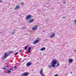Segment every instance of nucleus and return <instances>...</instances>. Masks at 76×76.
<instances>
[{"label": "nucleus", "mask_w": 76, "mask_h": 76, "mask_svg": "<svg viewBox=\"0 0 76 76\" xmlns=\"http://www.w3.org/2000/svg\"><path fill=\"white\" fill-rule=\"evenodd\" d=\"M57 60L55 59L52 61L51 65L53 67H56V64H57Z\"/></svg>", "instance_id": "nucleus-1"}, {"label": "nucleus", "mask_w": 76, "mask_h": 76, "mask_svg": "<svg viewBox=\"0 0 76 76\" xmlns=\"http://www.w3.org/2000/svg\"><path fill=\"white\" fill-rule=\"evenodd\" d=\"M9 56V55L7 53H5L4 56H2V58L3 60H4L7 58V57Z\"/></svg>", "instance_id": "nucleus-2"}, {"label": "nucleus", "mask_w": 76, "mask_h": 76, "mask_svg": "<svg viewBox=\"0 0 76 76\" xmlns=\"http://www.w3.org/2000/svg\"><path fill=\"white\" fill-rule=\"evenodd\" d=\"M32 17V16L30 15H28L26 16V19H30V18H31Z\"/></svg>", "instance_id": "nucleus-3"}, {"label": "nucleus", "mask_w": 76, "mask_h": 76, "mask_svg": "<svg viewBox=\"0 0 76 76\" xmlns=\"http://www.w3.org/2000/svg\"><path fill=\"white\" fill-rule=\"evenodd\" d=\"M56 35V34L54 33H52L51 35L50 36V38H53V37H54V36Z\"/></svg>", "instance_id": "nucleus-4"}, {"label": "nucleus", "mask_w": 76, "mask_h": 76, "mask_svg": "<svg viewBox=\"0 0 76 76\" xmlns=\"http://www.w3.org/2000/svg\"><path fill=\"white\" fill-rule=\"evenodd\" d=\"M29 75V72H26L23 74V75L24 76H28Z\"/></svg>", "instance_id": "nucleus-5"}, {"label": "nucleus", "mask_w": 76, "mask_h": 76, "mask_svg": "<svg viewBox=\"0 0 76 76\" xmlns=\"http://www.w3.org/2000/svg\"><path fill=\"white\" fill-rule=\"evenodd\" d=\"M31 65H32L31 62H29L27 63L26 66V67H29V66H31Z\"/></svg>", "instance_id": "nucleus-6"}, {"label": "nucleus", "mask_w": 76, "mask_h": 76, "mask_svg": "<svg viewBox=\"0 0 76 76\" xmlns=\"http://www.w3.org/2000/svg\"><path fill=\"white\" fill-rule=\"evenodd\" d=\"M43 72V70H42V69H41L40 72V75H41L42 76H45V75L43 74V72Z\"/></svg>", "instance_id": "nucleus-7"}, {"label": "nucleus", "mask_w": 76, "mask_h": 76, "mask_svg": "<svg viewBox=\"0 0 76 76\" xmlns=\"http://www.w3.org/2000/svg\"><path fill=\"white\" fill-rule=\"evenodd\" d=\"M39 39H37L36 40L34 43V44H37V43H38V42H39Z\"/></svg>", "instance_id": "nucleus-8"}, {"label": "nucleus", "mask_w": 76, "mask_h": 76, "mask_svg": "<svg viewBox=\"0 0 76 76\" xmlns=\"http://www.w3.org/2000/svg\"><path fill=\"white\" fill-rule=\"evenodd\" d=\"M34 20V19H31L28 20V22H29L30 23H32V22H33Z\"/></svg>", "instance_id": "nucleus-9"}, {"label": "nucleus", "mask_w": 76, "mask_h": 76, "mask_svg": "<svg viewBox=\"0 0 76 76\" xmlns=\"http://www.w3.org/2000/svg\"><path fill=\"white\" fill-rule=\"evenodd\" d=\"M37 28V26H35L34 27H33L32 28L33 30H36Z\"/></svg>", "instance_id": "nucleus-10"}, {"label": "nucleus", "mask_w": 76, "mask_h": 76, "mask_svg": "<svg viewBox=\"0 0 76 76\" xmlns=\"http://www.w3.org/2000/svg\"><path fill=\"white\" fill-rule=\"evenodd\" d=\"M73 59H69V63H72V62H73Z\"/></svg>", "instance_id": "nucleus-11"}, {"label": "nucleus", "mask_w": 76, "mask_h": 76, "mask_svg": "<svg viewBox=\"0 0 76 76\" xmlns=\"http://www.w3.org/2000/svg\"><path fill=\"white\" fill-rule=\"evenodd\" d=\"M19 7H20V6L19 5H18L15 8V10H16V9H19Z\"/></svg>", "instance_id": "nucleus-12"}, {"label": "nucleus", "mask_w": 76, "mask_h": 76, "mask_svg": "<svg viewBox=\"0 0 76 76\" xmlns=\"http://www.w3.org/2000/svg\"><path fill=\"white\" fill-rule=\"evenodd\" d=\"M11 71H10V70H7L6 71V73H11Z\"/></svg>", "instance_id": "nucleus-13"}, {"label": "nucleus", "mask_w": 76, "mask_h": 76, "mask_svg": "<svg viewBox=\"0 0 76 76\" xmlns=\"http://www.w3.org/2000/svg\"><path fill=\"white\" fill-rule=\"evenodd\" d=\"M45 50V48H42L40 49V50L41 51H44Z\"/></svg>", "instance_id": "nucleus-14"}, {"label": "nucleus", "mask_w": 76, "mask_h": 76, "mask_svg": "<svg viewBox=\"0 0 76 76\" xmlns=\"http://www.w3.org/2000/svg\"><path fill=\"white\" fill-rule=\"evenodd\" d=\"M15 32H16V30H14L13 32H12V34H13H13H15Z\"/></svg>", "instance_id": "nucleus-15"}, {"label": "nucleus", "mask_w": 76, "mask_h": 76, "mask_svg": "<svg viewBox=\"0 0 76 76\" xmlns=\"http://www.w3.org/2000/svg\"><path fill=\"white\" fill-rule=\"evenodd\" d=\"M27 48H28V46H26L25 47V50H26V49H27Z\"/></svg>", "instance_id": "nucleus-16"}, {"label": "nucleus", "mask_w": 76, "mask_h": 76, "mask_svg": "<svg viewBox=\"0 0 76 76\" xmlns=\"http://www.w3.org/2000/svg\"><path fill=\"white\" fill-rule=\"evenodd\" d=\"M28 53H30L31 52V50H28V51H27Z\"/></svg>", "instance_id": "nucleus-17"}, {"label": "nucleus", "mask_w": 76, "mask_h": 76, "mask_svg": "<svg viewBox=\"0 0 76 76\" xmlns=\"http://www.w3.org/2000/svg\"><path fill=\"white\" fill-rule=\"evenodd\" d=\"M10 54H12V53H13V51H10Z\"/></svg>", "instance_id": "nucleus-18"}, {"label": "nucleus", "mask_w": 76, "mask_h": 76, "mask_svg": "<svg viewBox=\"0 0 76 76\" xmlns=\"http://www.w3.org/2000/svg\"><path fill=\"white\" fill-rule=\"evenodd\" d=\"M60 66V64H59V63H58L57 66H56V67H57V66Z\"/></svg>", "instance_id": "nucleus-19"}, {"label": "nucleus", "mask_w": 76, "mask_h": 76, "mask_svg": "<svg viewBox=\"0 0 76 76\" xmlns=\"http://www.w3.org/2000/svg\"><path fill=\"white\" fill-rule=\"evenodd\" d=\"M18 52H17L15 54V56H16V55H17V54H18Z\"/></svg>", "instance_id": "nucleus-20"}, {"label": "nucleus", "mask_w": 76, "mask_h": 76, "mask_svg": "<svg viewBox=\"0 0 76 76\" xmlns=\"http://www.w3.org/2000/svg\"><path fill=\"white\" fill-rule=\"evenodd\" d=\"M32 48L31 47H29L28 48V50H31V48Z\"/></svg>", "instance_id": "nucleus-21"}, {"label": "nucleus", "mask_w": 76, "mask_h": 76, "mask_svg": "<svg viewBox=\"0 0 76 76\" xmlns=\"http://www.w3.org/2000/svg\"><path fill=\"white\" fill-rule=\"evenodd\" d=\"M5 67H9V66L7 65V64H6V65L5 66Z\"/></svg>", "instance_id": "nucleus-22"}, {"label": "nucleus", "mask_w": 76, "mask_h": 76, "mask_svg": "<svg viewBox=\"0 0 76 76\" xmlns=\"http://www.w3.org/2000/svg\"><path fill=\"white\" fill-rule=\"evenodd\" d=\"M13 70V69L12 68H11L10 70V71H11V70Z\"/></svg>", "instance_id": "nucleus-23"}, {"label": "nucleus", "mask_w": 76, "mask_h": 76, "mask_svg": "<svg viewBox=\"0 0 76 76\" xmlns=\"http://www.w3.org/2000/svg\"><path fill=\"white\" fill-rule=\"evenodd\" d=\"M49 67H50V68H51V66L49 65Z\"/></svg>", "instance_id": "nucleus-24"}, {"label": "nucleus", "mask_w": 76, "mask_h": 76, "mask_svg": "<svg viewBox=\"0 0 76 76\" xmlns=\"http://www.w3.org/2000/svg\"><path fill=\"white\" fill-rule=\"evenodd\" d=\"M6 69V67H4V68H3V69L4 70H5Z\"/></svg>", "instance_id": "nucleus-25"}, {"label": "nucleus", "mask_w": 76, "mask_h": 76, "mask_svg": "<svg viewBox=\"0 0 76 76\" xmlns=\"http://www.w3.org/2000/svg\"><path fill=\"white\" fill-rule=\"evenodd\" d=\"M54 76H58V74L55 75Z\"/></svg>", "instance_id": "nucleus-26"}, {"label": "nucleus", "mask_w": 76, "mask_h": 76, "mask_svg": "<svg viewBox=\"0 0 76 76\" xmlns=\"http://www.w3.org/2000/svg\"><path fill=\"white\" fill-rule=\"evenodd\" d=\"M1 2H3V1L0 0V3H1Z\"/></svg>", "instance_id": "nucleus-27"}, {"label": "nucleus", "mask_w": 76, "mask_h": 76, "mask_svg": "<svg viewBox=\"0 0 76 76\" xmlns=\"http://www.w3.org/2000/svg\"><path fill=\"white\" fill-rule=\"evenodd\" d=\"M21 4H24V3H21Z\"/></svg>", "instance_id": "nucleus-28"}, {"label": "nucleus", "mask_w": 76, "mask_h": 76, "mask_svg": "<svg viewBox=\"0 0 76 76\" xmlns=\"http://www.w3.org/2000/svg\"><path fill=\"white\" fill-rule=\"evenodd\" d=\"M16 67H17L16 66H15L14 67V69H15V68H16Z\"/></svg>", "instance_id": "nucleus-29"}, {"label": "nucleus", "mask_w": 76, "mask_h": 76, "mask_svg": "<svg viewBox=\"0 0 76 76\" xmlns=\"http://www.w3.org/2000/svg\"><path fill=\"white\" fill-rule=\"evenodd\" d=\"M22 29H25V28H24V27H23Z\"/></svg>", "instance_id": "nucleus-30"}, {"label": "nucleus", "mask_w": 76, "mask_h": 76, "mask_svg": "<svg viewBox=\"0 0 76 76\" xmlns=\"http://www.w3.org/2000/svg\"><path fill=\"white\" fill-rule=\"evenodd\" d=\"M63 18H64V19H65V18H66V17H63Z\"/></svg>", "instance_id": "nucleus-31"}, {"label": "nucleus", "mask_w": 76, "mask_h": 76, "mask_svg": "<svg viewBox=\"0 0 76 76\" xmlns=\"http://www.w3.org/2000/svg\"><path fill=\"white\" fill-rule=\"evenodd\" d=\"M22 50H20V52H21L22 51Z\"/></svg>", "instance_id": "nucleus-32"}, {"label": "nucleus", "mask_w": 76, "mask_h": 76, "mask_svg": "<svg viewBox=\"0 0 76 76\" xmlns=\"http://www.w3.org/2000/svg\"><path fill=\"white\" fill-rule=\"evenodd\" d=\"M70 73H71V74H72V72H70Z\"/></svg>", "instance_id": "nucleus-33"}, {"label": "nucleus", "mask_w": 76, "mask_h": 76, "mask_svg": "<svg viewBox=\"0 0 76 76\" xmlns=\"http://www.w3.org/2000/svg\"><path fill=\"white\" fill-rule=\"evenodd\" d=\"M64 3H66V2H64Z\"/></svg>", "instance_id": "nucleus-34"}, {"label": "nucleus", "mask_w": 76, "mask_h": 76, "mask_svg": "<svg viewBox=\"0 0 76 76\" xmlns=\"http://www.w3.org/2000/svg\"><path fill=\"white\" fill-rule=\"evenodd\" d=\"M75 22H76V20H75Z\"/></svg>", "instance_id": "nucleus-35"}, {"label": "nucleus", "mask_w": 76, "mask_h": 76, "mask_svg": "<svg viewBox=\"0 0 76 76\" xmlns=\"http://www.w3.org/2000/svg\"><path fill=\"white\" fill-rule=\"evenodd\" d=\"M76 50H74V52H76Z\"/></svg>", "instance_id": "nucleus-36"}, {"label": "nucleus", "mask_w": 76, "mask_h": 76, "mask_svg": "<svg viewBox=\"0 0 76 76\" xmlns=\"http://www.w3.org/2000/svg\"><path fill=\"white\" fill-rule=\"evenodd\" d=\"M21 76H23V75H21Z\"/></svg>", "instance_id": "nucleus-37"}, {"label": "nucleus", "mask_w": 76, "mask_h": 76, "mask_svg": "<svg viewBox=\"0 0 76 76\" xmlns=\"http://www.w3.org/2000/svg\"><path fill=\"white\" fill-rule=\"evenodd\" d=\"M1 33V32H0V34Z\"/></svg>", "instance_id": "nucleus-38"}]
</instances>
